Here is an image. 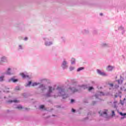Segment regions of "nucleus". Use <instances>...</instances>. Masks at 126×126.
Wrapping results in <instances>:
<instances>
[{"label":"nucleus","instance_id":"1a4fd4ad","mask_svg":"<svg viewBox=\"0 0 126 126\" xmlns=\"http://www.w3.org/2000/svg\"><path fill=\"white\" fill-rule=\"evenodd\" d=\"M113 69L114 66L111 65H109L106 67V70H107V71H112Z\"/></svg>","mask_w":126,"mask_h":126},{"label":"nucleus","instance_id":"cd10ccee","mask_svg":"<svg viewBox=\"0 0 126 126\" xmlns=\"http://www.w3.org/2000/svg\"><path fill=\"white\" fill-rule=\"evenodd\" d=\"M83 33L84 34H86V33H88V31H86V30H85L83 31Z\"/></svg>","mask_w":126,"mask_h":126},{"label":"nucleus","instance_id":"f257e3e1","mask_svg":"<svg viewBox=\"0 0 126 126\" xmlns=\"http://www.w3.org/2000/svg\"><path fill=\"white\" fill-rule=\"evenodd\" d=\"M56 90L55 86H49L47 89V93L44 94L45 97H53L54 98H58V97H63V99H66L68 97V94L65 92V90L63 87L58 86L56 88L57 92L54 93Z\"/></svg>","mask_w":126,"mask_h":126},{"label":"nucleus","instance_id":"ddd939ff","mask_svg":"<svg viewBox=\"0 0 126 126\" xmlns=\"http://www.w3.org/2000/svg\"><path fill=\"white\" fill-rule=\"evenodd\" d=\"M39 88H41L42 90H46V85L41 84L39 86Z\"/></svg>","mask_w":126,"mask_h":126},{"label":"nucleus","instance_id":"79ce46f5","mask_svg":"<svg viewBox=\"0 0 126 126\" xmlns=\"http://www.w3.org/2000/svg\"><path fill=\"white\" fill-rule=\"evenodd\" d=\"M117 88H119V86H117Z\"/></svg>","mask_w":126,"mask_h":126},{"label":"nucleus","instance_id":"e433bc0d","mask_svg":"<svg viewBox=\"0 0 126 126\" xmlns=\"http://www.w3.org/2000/svg\"><path fill=\"white\" fill-rule=\"evenodd\" d=\"M28 38L27 37H25V38H24V40H25V41H27V40H28Z\"/></svg>","mask_w":126,"mask_h":126},{"label":"nucleus","instance_id":"f03ea898","mask_svg":"<svg viewBox=\"0 0 126 126\" xmlns=\"http://www.w3.org/2000/svg\"><path fill=\"white\" fill-rule=\"evenodd\" d=\"M104 95H105V94H103V92H98L95 95L94 97L95 98V99H98L99 101H100V99L99 98H100V97H101V96H104Z\"/></svg>","mask_w":126,"mask_h":126},{"label":"nucleus","instance_id":"a19ab883","mask_svg":"<svg viewBox=\"0 0 126 126\" xmlns=\"http://www.w3.org/2000/svg\"><path fill=\"white\" fill-rule=\"evenodd\" d=\"M115 103H117V102H116V101H115V102H114V104H115Z\"/></svg>","mask_w":126,"mask_h":126},{"label":"nucleus","instance_id":"473e14b6","mask_svg":"<svg viewBox=\"0 0 126 126\" xmlns=\"http://www.w3.org/2000/svg\"><path fill=\"white\" fill-rule=\"evenodd\" d=\"M19 89H20L19 87H16L15 88L16 90H19Z\"/></svg>","mask_w":126,"mask_h":126},{"label":"nucleus","instance_id":"aec40b11","mask_svg":"<svg viewBox=\"0 0 126 126\" xmlns=\"http://www.w3.org/2000/svg\"><path fill=\"white\" fill-rule=\"evenodd\" d=\"M18 49L19 50H23V46H22V45H19Z\"/></svg>","mask_w":126,"mask_h":126},{"label":"nucleus","instance_id":"f3484780","mask_svg":"<svg viewBox=\"0 0 126 126\" xmlns=\"http://www.w3.org/2000/svg\"><path fill=\"white\" fill-rule=\"evenodd\" d=\"M71 64H74L75 63V59L74 58H72L71 60Z\"/></svg>","mask_w":126,"mask_h":126},{"label":"nucleus","instance_id":"5701e85b","mask_svg":"<svg viewBox=\"0 0 126 126\" xmlns=\"http://www.w3.org/2000/svg\"><path fill=\"white\" fill-rule=\"evenodd\" d=\"M22 106L21 105H18L17 107V109H19V110H20L21 109H22Z\"/></svg>","mask_w":126,"mask_h":126},{"label":"nucleus","instance_id":"4c0bfd02","mask_svg":"<svg viewBox=\"0 0 126 126\" xmlns=\"http://www.w3.org/2000/svg\"><path fill=\"white\" fill-rule=\"evenodd\" d=\"M118 83L120 84V82H121V80H118Z\"/></svg>","mask_w":126,"mask_h":126},{"label":"nucleus","instance_id":"4468645a","mask_svg":"<svg viewBox=\"0 0 126 126\" xmlns=\"http://www.w3.org/2000/svg\"><path fill=\"white\" fill-rule=\"evenodd\" d=\"M11 81H12V82H17V81H18V80H17V79L11 78L9 80V82H11Z\"/></svg>","mask_w":126,"mask_h":126},{"label":"nucleus","instance_id":"423d86ee","mask_svg":"<svg viewBox=\"0 0 126 126\" xmlns=\"http://www.w3.org/2000/svg\"><path fill=\"white\" fill-rule=\"evenodd\" d=\"M96 71H97L98 74H99V75H101L102 76H108V75L107 74V73H106L104 71H102L99 69H97Z\"/></svg>","mask_w":126,"mask_h":126},{"label":"nucleus","instance_id":"37998d69","mask_svg":"<svg viewBox=\"0 0 126 126\" xmlns=\"http://www.w3.org/2000/svg\"><path fill=\"white\" fill-rule=\"evenodd\" d=\"M124 100H126V98H124Z\"/></svg>","mask_w":126,"mask_h":126},{"label":"nucleus","instance_id":"dca6fc26","mask_svg":"<svg viewBox=\"0 0 126 126\" xmlns=\"http://www.w3.org/2000/svg\"><path fill=\"white\" fill-rule=\"evenodd\" d=\"M9 103H13V102L14 103H18L19 102V101L17 100H9L8 101Z\"/></svg>","mask_w":126,"mask_h":126},{"label":"nucleus","instance_id":"7ed1b4c3","mask_svg":"<svg viewBox=\"0 0 126 126\" xmlns=\"http://www.w3.org/2000/svg\"><path fill=\"white\" fill-rule=\"evenodd\" d=\"M43 40L45 41V46H51V45H53V42L52 41H49V39L47 38H43Z\"/></svg>","mask_w":126,"mask_h":126},{"label":"nucleus","instance_id":"6ab92c4d","mask_svg":"<svg viewBox=\"0 0 126 126\" xmlns=\"http://www.w3.org/2000/svg\"><path fill=\"white\" fill-rule=\"evenodd\" d=\"M83 69H84V67H79L77 69V71L78 72L79 71H81V70H82Z\"/></svg>","mask_w":126,"mask_h":126},{"label":"nucleus","instance_id":"f8f14e48","mask_svg":"<svg viewBox=\"0 0 126 126\" xmlns=\"http://www.w3.org/2000/svg\"><path fill=\"white\" fill-rule=\"evenodd\" d=\"M21 75L23 78H28L29 77L27 74H25L24 73H21Z\"/></svg>","mask_w":126,"mask_h":126},{"label":"nucleus","instance_id":"412c9836","mask_svg":"<svg viewBox=\"0 0 126 126\" xmlns=\"http://www.w3.org/2000/svg\"><path fill=\"white\" fill-rule=\"evenodd\" d=\"M73 69H74V67H73V66H70L69 67L70 71H72V70H73Z\"/></svg>","mask_w":126,"mask_h":126},{"label":"nucleus","instance_id":"9b49d317","mask_svg":"<svg viewBox=\"0 0 126 126\" xmlns=\"http://www.w3.org/2000/svg\"><path fill=\"white\" fill-rule=\"evenodd\" d=\"M11 70V68H8L7 70L5 72L4 74H6L7 75H10L11 74V72L10 71Z\"/></svg>","mask_w":126,"mask_h":126},{"label":"nucleus","instance_id":"4be33fe9","mask_svg":"<svg viewBox=\"0 0 126 126\" xmlns=\"http://www.w3.org/2000/svg\"><path fill=\"white\" fill-rule=\"evenodd\" d=\"M101 45L102 47H108L107 43H102Z\"/></svg>","mask_w":126,"mask_h":126},{"label":"nucleus","instance_id":"c756f323","mask_svg":"<svg viewBox=\"0 0 126 126\" xmlns=\"http://www.w3.org/2000/svg\"><path fill=\"white\" fill-rule=\"evenodd\" d=\"M120 103H121V105H124V104L125 103L124 101H122V100H120Z\"/></svg>","mask_w":126,"mask_h":126},{"label":"nucleus","instance_id":"b1692460","mask_svg":"<svg viewBox=\"0 0 126 126\" xmlns=\"http://www.w3.org/2000/svg\"><path fill=\"white\" fill-rule=\"evenodd\" d=\"M120 115H121V116H126V113H123L122 112H120Z\"/></svg>","mask_w":126,"mask_h":126},{"label":"nucleus","instance_id":"a211bd4d","mask_svg":"<svg viewBox=\"0 0 126 126\" xmlns=\"http://www.w3.org/2000/svg\"><path fill=\"white\" fill-rule=\"evenodd\" d=\"M39 84H40V83H32V86H37V85H39Z\"/></svg>","mask_w":126,"mask_h":126},{"label":"nucleus","instance_id":"0eeeda50","mask_svg":"<svg viewBox=\"0 0 126 126\" xmlns=\"http://www.w3.org/2000/svg\"><path fill=\"white\" fill-rule=\"evenodd\" d=\"M69 90L71 91V93H75V92H77L78 91V89H75V88L73 87V88H69Z\"/></svg>","mask_w":126,"mask_h":126},{"label":"nucleus","instance_id":"9d476101","mask_svg":"<svg viewBox=\"0 0 126 126\" xmlns=\"http://www.w3.org/2000/svg\"><path fill=\"white\" fill-rule=\"evenodd\" d=\"M7 61V59L5 56H3L0 58V63H5Z\"/></svg>","mask_w":126,"mask_h":126},{"label":"nucleus","instance_id":"a878e982","mask_svg":"<svg viewBox=\"0 0 126 126\" xmlns=\"http://www.w3.org/2000/svg\"><path fill=\"white\" fill-rule=\"evenodd\" d=\"M31 84H32V82L31 81H30L28 84H27L26 86H29Z\"/></svg>","mask_w":126,"mask_h":126},{"label":"nucleus","instance_id":"39448f33","mask_svg":"<svg viewBox=\"0 0 126 126\" xmlns=\"http://www.w3.org/2000/svg\"><path fill=\"white\" fill-rule=\"evenodd\" d=\"M62 68L63 69H65L66 68H67V62H66L65 60H63L62 65H61Z\"/></svg>","mask_w":126,"mask_h":126},{"label":"nucleus","instance_id":"ea45409f","mask_svg":"<svg viewBox=\"0 0 126 126\" xmlns=\"http://www.w3.org/2000/svg\"><path fill=\"white\" fill-rule=\"evenodd\" d=\"M114 107H115V108H117V106H116V105H115Z\"/></svg>","mask_w":126,"mask_h":126},{"label":"nucleus","instance_id":"58836bf2","mask_svg":"<svg viewBox=\"0 0 126 126\" xmlns=\"http://www.w3.org/2000/svg\"><path fill=\"white\" fill-rule=\"evenodd\" d=\"M100 15H101V16H102V15H103V13H100Z\"/></svg>","mask_w":126,"mask_h":126},{"label":"nucleus","instance_id":"7c9ffc66","mask_svg":"<svg viewBox=\"0 0 126 126\" xmlns=\"http://www.w3.org/2000/svg\"><path fill=\"white\" fill-rule=\"evenodd\" d=\"M109 86H110V87H113V86H114V84H109Z\"/></svg>","mask_w":126,"mask_h":126},{"label":"nucleus","instance_id":"c9c22d12","mask_svg":"<svg viewBox=\"0 0 126 126\" xmlns=\"http://www.w3.org/2000/svg\"><path fill=\"white\" fill-rule=\"evenodd\" d=\"M95 104H96V101H93V105H95Z\"/></svg>","mask_w":126,"mask_h":126},{"label":"nucleus","instance_id":"bb28decb","mask_svg":"<svg viewBox=\"0 0 126 126\" xmlns=\"http://www.w3.org/2000/svg\"><path fill=\"white\" fill-rule=\"evenodd\" d=\"M93 89H94V88L93 87H90L89 88V91H91Z\"/></svg>","mask_w":126,"mask_h":126},{"label":"nucleus","instance_id":"72a5a7b5","mask_svg":"<svg viewBox=\"0 0 126 126\" xmlns=\"http://www.w3.org/2000/svg\"><path fill=\"white\" fill-rule=\"evenodd\" d=\"M74 102V99H71V103H73Z\"/></svg>","mask_w":126,"mask_h":126},{"label":"nucleus","instance_id":"2f4dec72","mask_svg":"<svg viewBox=\"0 0 126 126\" xmlns=\"http://www.w3.org/2000/svg\"><path fill=\"white\" fill-rule=\"evenodd\" d=\"M112 116H115V111H112Z\"/></svg>","mask_w":126,"mask_h":126},{"label":"nucleus","instance_id":"6e6552de","mask_svg":"<svg viewBox=\"0 0 126 126\" xmlns=\"http://www.w3.org/2000/svg\"><path fill=\"white\" fill-rule=\"evenodd\" d=\"M78 87L80 90H82L83 89H87V85L79 86Z\"/></svg>","mask_w":126,"mask_h":126},{"label":"nucleus","instance_id":"393cba45","mask_svg":"<svg viewBox=\"0 0 126 126\" xmlns=\"http://www.w3.org/2000/svg\"><path fill=\"white\" fill-rule=\"evenodd\" d=\"M4 77V76H2L0 77V81H2L3 80V78Z\"/></svg>","mask_w":126,"mask_h":126},{"label":"nucleus","instance_id":"c85d7f7f","mask_svg":"<svg viewBox=\"0 0 126 126\" xmlns=\"http://www.w3.org/2000/svg\"><path fill=\"white\" fill-rule=\"evenodd\" d=\"M39 108H40V109H44V105H40V106H39Z\"/></svg>","mask_w":126,"mask_h":126},{"label":"nucleus","instance_id":"2eb2a0df","mask_svg":"<svg viewBox=\"0 0 126 126\" xmlns=\"http://www.w3.org/2000/svg\"><path fill=\"white\" fill-rule=\"evenodd\" d=\"M119 30H121L122 31V34H124L125 33V29H124V27H120L119 28Z\"/></svg>","mask_w":126,"mask_h":126},{"label":"nucleus","instance_id":"f704fd0d","mask_svg":"<svg viewBox=\"0 0 126 126\" xmlns=\"http://www.w3.org/2000/svg\"><path fill=\"white\" fill-rule=\"evenodd\" d=\"M72 112H73V113H74L75 112V110L74 109H72Z\"/></svg>","mask_w":126,"mask_h":126},{"label":"nucleus","instance_id":"20e7f679","mask_svg":"<svg viewBox=\"0 0 126 126\" xmlns=\"http://www.w3.org/2000/svg\"><path fill=\"white\" fill-rule=\"evenodd\" d=\"M108 110H105L104 111L102 112V111H99V114L101 117H104V118H107L108 117V114H107V112Z\"/></svg>","mask_w":126,"mask_h":126}]
</instances>
